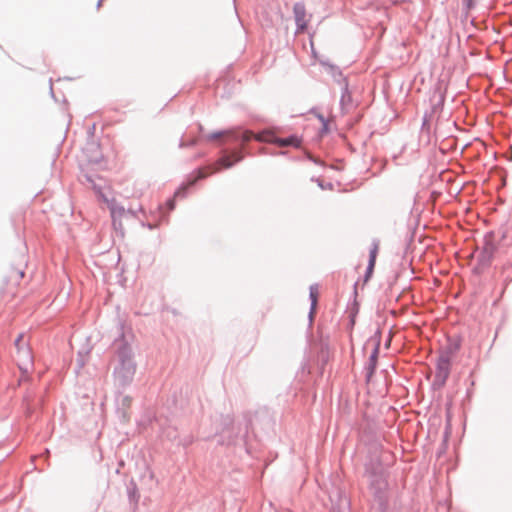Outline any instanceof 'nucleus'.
<instances>
[{"label": "nucleus", "instance_id": "nucleus-6", "mask_svg": "<svg viewBox=\"0 0 512 512\" xmlns=\"http://www.w3.org/2000/svg\"><path fill=\"white\" fill-rule=\"evenodd\" d=\"M378 250H379L378 244L374 243L372 249L370 250L368 273H371L373 271V268L375 266L376 257L378 254Z\"/></svg>", "mask_w": 512, "mask_h": 512}, {"label": "nucleus", "instance_id": "nucleus-9", "mask_svg": "<svg viewBox=\"0 0 512 512\" xmlns=\"http://www.w3.org/2000/svg\"><path fill=\"white\" fill-rule=\"evenodd\" d=\"M310 299L312 302V310H314L318 300V288L316 286L310 287Z\"/></svg>", "mask_w": 512, "mask_h": 512}, {"label": "nucleus", "instance_id": "nucleus-3", "mask_svg": "<svg viewBox=\"0 0 512 512\" xmlns=\"http://www.w3.org/2000/svg\"><path fill=\"white\" fill-rule=\"evenodd\" d=\"M219 171V168L217 167V164H211L202 168H199L197 171V177L191 181L189 184L193 185L197 180L204 179L208 177L209 175H212Z\"/></svg>", "mask_w": 512, "mask_h": 512}, {"label": "nucleus", "instance_id": "nucleus-14", "mask_svg": "<svg viewBox=\"0 0 512 512\" xmlns=\"http://www.w3.org/2000/svg\"><path fill=\"white\" fill-rule=\"evenodd\" d=\"M102 1L103 0H99L98 3H97V8H100L101 4H102Z\"/></svg>", "mask_w": 512, "mask_h": 512}, {"label": "nucleus", "instance_id": "nucleus-1", "mask_svg": "<svg viewBox=\"0 0 512 512\" xmlns=\"http://www.w3.org/2000/svg\"><path fill=\"white\" fill-rule=\"evenodd\" d=\"M23 340H24V335L20 334L15 341V345L17 348L19 367L27 368V366L32 363L33 357H32L30 349L28 347H26L25 345H22Z\"/></svg>", "mask_w": 512, "mask_h": 512}, {"label": "nucleus", "instance_id": "nucleus-12", "mask_svg": "<svg viewBox=\"0 0 512 512\" xmlns=\"http://www.w3.org/2000/svg\"><path fill=\"white\" fill-rule=\"evenodd\" d=\"M223 134H224V133H216V134L211 135V136H210V138H211V139H216V138H218V137L222 136Z\"/></svg>", "mask_w": 512, "mask_h": 512}, {"label": "nucleus", "instance_id": "nucleus-10", "mask_svg": "<svg viewBox=\"0 0 512 512\" xmlns=\"http://www.w3.org/2000/svg\"><path fill=\"white\" fill-rule=\"evenodd\" d=\"M229 156H230L231 160L234 162V164L243 159V156L240 152H233Z\"/></svg>", "mask_w": 512, "mask_h": 512}, {"label": "nucleus", "instance_id": "nucleus-4", "mask_svg": "<svg viewBox=\"0 0 512 512\" xmlns=\"http://www.w3.org/2000/svg\"><path fill=\"white\" fill-rule=\"evenodd\" d=\"M255 139L260 142H268V143L276 144L277 137L274 134V132L267 130V131H263L261 133L256 134Z\"/></svg>", "mask_w": 512, "mask_h": 512}, {"label": "nucleus", "instance_id": "nucleus-7", "mask_svg": "<svg viewBox=\"0 0 512 512\" xmlns=\"http://www.w3.org/2000/svg\"><path fill=\"white\" fill-rule=\"evenodd\" d=\"M449 367H450L449 359L444 356L440 357L438 360V369H439L440 373L443 374L444 376H447V374L449 372Z\"/></svg>", "mask_w": 512, "mask_h": 512}, {"label": "nucleus", "instance_id": "nucleus-5", "mask_svg": "<svg viewBox=\"0 0 512 512\" xmlns=\"http://www.w3.org/2000/svg\"><path fill=\"white\" fill-rule=\"evenodd\" d=\"M276 144L281 147H284V146L298 147L300 145V140L295 136H291V137H287V138H278L277 137Z\"/></svg>", "mask_w": 512, "mask_h": 512}, {"label": "nucleus", "instance_id": "nucleus-2", "mask_svg": "<svg viewBox=\"0 0 512 512\" xmlns=\"http://www.w3.org/2000/svg\"><path fill=\"white\" fill-rule=\"evenodd\" d=\"M293 11L298 28L297 32L302 33L306 30L309 23V17L306 14L305 6L301 3H296L294 5Z\"/></svg>", "mask_w": 512, "mask_h": 512}, {"label": "nucleus", "instance_id": "nucleus-13", "mask_svg": "<svg viewBox=\"0 0 512 512\" xmlns=\"http://www.w3.org/2000/svg\"><path fill=\"white\" fill-rule=\"evenodd\" d=\"M463 1L466 3V5H467L469 8H470V7H472V5H473V0H463Z\"/></svg>", "mask_w": 512, "mask_h": 512}, {"label": "nucleus", "instance_id": "nucleus-8", "mask_svg": "<svg viewBox=\"0 0 512 512\" xmlns=\"http://www.w3.org/2000/svg\"><path fill=\"white\" fill-rule=\"evenodd\" d=\"M214 164H217V167L220 169L221 167L222 168H225V169H228V168H231L233 165H234V162L231 160L230 156L226 155V156H223L221 157L217 162H215Z\"/></svg>", "mask_w": 512, "mask_h": 512}, {"label": "nucleus", "instance_id": "nucleus-11", "mask_svg": "<svg viewBox=\"0 0 512 512\" xmlns=\"http://www.w3.org/2000/svg\"><path fill=\"white\" fill-rule=\"evenodd\" d=\"M256 134H253L251 131H245L242 135V139L244 142L250 141L252 138H255Z\"/></svg>", "mask_w": 512, "mask_h": 512}]
</instances>
